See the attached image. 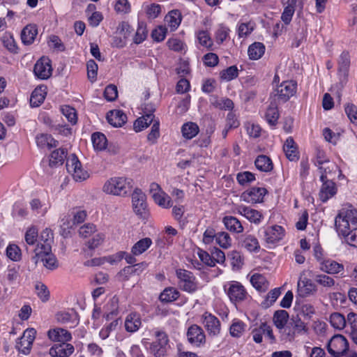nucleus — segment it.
I'll return each mask as SVG.
<instances>
[{
    "label": "nucleus",
    "instance_id": "1",
    "mask_svg": "<svg viewBox=\"0 0 357 357\" xmlns=\"http://www.w3.org/2000/svg\"><path fill=\"white\" fill-rule=\"evenodd\" d=\"M335 225L340 235H347L354 227H357V210L353 206L342 208L335 219Z\"/></svg>",
    "mask_w": 357,
    "mask_h": 357
},
{
    "label": "nucleus",
    "instance_id": "2",
    "mask_svg": "<svg viewBox=\"0 0 357 357\" xmlns=\"http://www.w3.org/2000/svg\"><path fill=\"white\" fill-rule=\"evenodd\" d=\"M132 180L125 177H114L107 181L103 191L107 194L125 196L131 191Z\"/></svg>",
    "mask_w": 357,
    "mask_h": 357
},
{
    "label": "nucleus",
    "instance_id": "3",
    "mask_svg": "<svg viewBox=\"0 0 357 357\" xmlns=\"http://www.w3.org/2000/svg\"><path fill=\"white\" fill-rule=\"evenodd\" d=\"M349 349V342L342 335H335L327 344V350L333 357H341L346 354Z\"/></svg>",
    "mask_w": 357,
    "mask_h": 357
},
{
    "label": "nucleus",
    "instance_id": "4",
    "mask_svg": "<svg viewBox=\"0 0 357 357\" xmlns=\"http://www.w3.org/2000/svg\"><path fill=\"white\" fill-rule=\"evenodd\" d=\"M229 300L232 303L236 304L247 299L248 294L243 287L239 282L231 281L224 286Z\"/></svg>",
    "mask_w": 357,
    "mask_h": 357
},
{
    "label": "nucleus",
    "instance_id": "5",
    "mask_svg": "<svg viewBox=\"0 0 357 357\" xmlns=\"http://www.w3.org/2000/svg\"><path fill=\"white\" fill-rule=\"evenodd\" d=\"M66 169L76 181H82L89 177L88 172L82 169L81 162L75 154H71L67 158Z\"/></svg>",
    "mask_w": 357,
    "mask_h": 357
},
{
    "label": "nucleus",
    "instance_id": "6",
    "mask_svg": "<svg viewBox=\"0 0 357 357\" xmlns=\"http://www.w3.org/2000/svg\"><path fill=\"white\" fill-rule=\"evenodd\" d=\"M33 253L34 255L31 259L36 265L39 262H42L46 268L51 271L55 270L59 267V261L55 255L52 253V249H50V250L33 252Z\"/></svg>",
    "mask_w": 357,
    "mask_h": 357
},
{
    "label": "nucleus",
    "instance_id": "7",
    "mask_svg": "<svg viewBox=\"0 0 357 357\" xmlns=\"http://www.w3.org/2000/svg\"><path fill=\"white\" fill-rule=\"evenodd\" d=\"M304 272L301 273L297 282L296 297L306 298L317 294V286L309 278L303 277Z\"/></svg>",
    "mask_w": 357,
    "mask_h": 357
},
{
    "label": "nucleus",
    "instance_id": "8",
    "mask_svg": "<svg viewBox=\"0 0 357 357\" xmlns=\"http://www.w3.org/2000/svg\"><path fill=\"white\" fill-rule=\"evenodd\" d=\"M176 275L179 280V286L183 291L192 293L197 289L195 277L190 271L178 269L176 271Z\"/></svg>",
    "mask_w": 357,
    "mask_h": 357
},
{
    "label": "nucleus",
    "instance_id": "9",
    "mask_svg": "<svg viewBox=\"0 0 357 357\" xmlns=\"http://www.w3.org/2000/svg\"><path fill=\"white\" fill-rule=\"evenodd\" d=\"M36 333V331L34 328H28L24 331L22 337L18 339L15 346L20 353L24 355L30 353Z\"/></svg>",
    "mask_w": 357,
    "mask_h": 357
},
{
    "label": "nucleus",
    "instance_id": "10",
    "mask_svg": "<svg viewBox=\"0 0 357 357\" xmlns=\"http://www.w3.org/2000/svg\"><path fill=\"white\" fill-rule=\"evenodd\" d=\"M296 89L297 84L295 81H284L277 86L275 96L282 102H287L296 93Z\"/></svg>",
    "mask_w": 357,
    "mask_h": 357
},
{
    "label": "nucleus",
    "instance_id": "11",
    "mask_svg": "<svg viewBox=\"0 0 357 357\" xmlns=\"http://www.w3.org/2000/svg\"><path fill=\"white\" fill-rule=\"evenodd\" d=\"M188 342L197 347L203 346L206 342V335L203 329L197 324L191 325L186 333Z\"/></svg>",
    "mask_w": 357,
    "mask_h": 357
},
{
    "label": "nucleus",
    "instance_id": "12",
    "mask_svg": "<svg viewBox=\"0 0 357 357\" xmlns=\"http://www.w3.org/2000/svg\"><path fill=\"white\" fill-rule=\"evenodd\" d=\"M203 324L209 336H218L221 330L220 320L210 312H206L202 315Z\"/></svg>",
    "mask_w": 357,
    "mask_h": 357
},
{
    "label": "nucleus",
    "instance_id": "13",
    "mask_svg": "<svg viewBox=\"0 0 357 357\" xmlns=\"http://www.w3.org/2000/svg\"><path fill=\"white\" fill-rule=\"evenodd\" d=\"M266 193L267 190L264 188L252 187L241 194V199L247 203H261Z\"/></svg>",
    "mask_w": 357,
    "mask_h": 357
},
{
    "label": "nucleus",
    "instance_id": "14",
    "mask_svg": "<svg viewBox=\"0 0 357 357\" xmlns=\"http://www.w3.org/2000/svg\"><path fill=\"white\" fill-rule=\"evenodd\" d=\"M53 242V233L52 230L46 228L43 229L40 234L38 235V243L35 248L31 250V252L41 250H50L52 249V243Z\"/></svg>",
    "mask_w": 357,
    "mask_h": 357
},
{
    "label": "nucleus",
    "instance_id": "15",
    "mask_svg": "<svg viewBox=\"0 0 357 357\" xmlns=\"http://www.w3.org/2000/svg\"><path fill=\"white\" fill-rule=\"evenodd\" d=\"M264 240L268 244H274L284 236V229L279 225H273L263 229Z\"/></svg>",
    "mask_w": 357,
    "mask_h": 357
},
{
    "label": "nucleus",
    "instance_id": "16",
    "mask_svg": "<svg viewBox=\"0 0 357 357\" xmlns=\"http://www.w3.org/2000/svg\"><path fill=\"white\" fill-rule=\"evenodd\" d=\"M33 72L35 75L41 79L49 78L52 74L49 59L44 57L39 59L34 66Z\"/></svg>",
    "mask_w": 357,
    "mask_h": 357
},
{
    "label": "nucleus",
    "instance_id": "17",
    "mask_svg": "<svg viewBox=\"0 0 357 357\" xmlns=\"http://www.w3.org/2000/svg\"><path fill=\"white\" fill-rule=\"evenodd\" d=\"M322 185L319 191V199L322 202H326L337 193V187L332 179L321 181Z\"/></svg>",
    "mask_w": 357,
    "mask_h": 357
},
{
    "label": "nucleus",
    "instance_id": "18",
    "mask_svg": "<svg viewBox=\"0 0 357 357\" xmlns=\"http://www.w3.org/2000/svg\"><path fill=\"white\" fill-rule=\"evenodd\" d=\"M236 211L250 222L256 225L259 224L261 218H263L261 213L259 211L243 205L238 206Z\"/></svg>",
    "mask_w": 357,
    "mask_h": 357
},
{
    "label": "nucleus",
    "instance_id": "19",
    "mask_svg": "<svg viewBox=\"0 0 357 357\" xmlns=\"http://www.w3.org/2000/svg\"><path fill=\"white\" fill-rule=\"evenodd\" d=\"M75 351L74 347L69 343H58L50 349L49 354L52 357H68Z\"/></svg>",
    "mask_w": 357,
    "mask_h": 357
},
{
    "label": "nucleus",
    "instance_id": "20",
    "mask_svg": "<svg viewBox=\"0 0 357 357\" xmlns=\"http://www.w3.org/2000/svg\"><path fill=\"white\" fill-rule=\"evenodd\" d=\"M132 206L137 214H142L146 209V195L139 189H135L132 194Z\"/></svg>",
    "mask_w": 357,
    "mask_h": 357
},
{
    "label": "nucleus",
    "instance_id": "21",
    "mask_svg": "<svg viewBox=\"0 0 357 357\" xmlns=\"http://www.w3.org/2000/svg\"><path fill=\"white\" fill-rule=\"evenodd\" d=\"M48 337L53 342L59 343H67L72 339L71 333L61 328L50 329L47 332Z\"/></svg>",
    "mask_w": 357,
    "mask_h": 357
},
{
    "label": "nucleus",
    "instance_id": "22",
    "mask_svg": "<svg viewBox=\"0 0 357 357\" xmlns=\"http://www.w3.org/2000/svg\"><path fill=\"white\" fill-rule=\"evenodd\" d=\"M222 223L226 229L233 234H241L243 232L244 227L241 221L236 217L227 215L223 218Z\"/></svg>",
    "mask_w": 357,
    "mask_h": 357
},
{
    "label": "nucleus",
    "instance_id": "23",
    "mask_svg": "<svg viewBox=\"0 0 357 357\" xmlns=\"http://www.w3.org/2000/svg\"><path fill=\"white\" fill-rule=\"evenodd\" d=\"M108 123L114 127H121L127 120V116L121 110L109 111L107 114Z\"/></svg>",
    "mask_w": 357,
    "mask_h": 357
},
{
    "label": "nucleus",
    "instance_id": "24",
    "mask_svg": "<svg viewBox=\"0 0 357 357\" xmlns=\"http://www.w3.org/2000/svg\"><path fill=\"white\" fill-rule=\"evenodd\" d=\"M320 269L328 274H337L344 271V266L333 259H326L320 262Z\"/></svg>",
    "mask_w": 357,
    "mask_h": 357
},
{
    "label": "nucleus",
    "instance_id": "25",
    "mask_svg": "<svg viewBox=\"0 0 357 357\" xmlns=\"http://www.w3.org/2000/svg\"><path fill=\"white\" fill-rule=\"evenodd\" d=\"M142 324L139 314L132 312L129 314L125 320V329L128 333L136 332Z\"/></svg>",
    "mask_w": 357,
    "mask_h": 357
},
{
    "label": "nucleus",
    "instance_id": "26",
    "mask_svg": "<svg viewBox=\"0 0 357 357\" xmlns=\"http://www.w3.org/2000/svg\"><path fill=\"white\" fill-rule=\"evenodd\" d=\"M37 34L38 29L36 25L29 24L26 26L22 31V42L26 45H31L33 43Z\"/></svg>",
    "mask_w": 357,
    "mask_h": 357
},
{
    "label": "nucleus",
    "instance_id": "27",
    "mask_svg": "<svg viewBox=\"0 0 357 357\" xmlns=\"http://www.w3.org/2000/svg\"><path fill=\"white\" fill-rule=\"evenodd\" d=\"M105 239V236L102 234H96L91 240H89L85 243V248H83L84 255L90 257L93 255V251L102 244Z\"/></svg>",
    "mask_w": 357,
    "mask_h": 357
},
{
    "label": "nucleus",
    "instance_id": "28",
    "mask_svg": "<svg viewBox=\"0 0 357 357\" xmlns=\"http://www.w3.org/2000/svg\"><path fill=\"white\" fill-rule=\"evenodd\" d=\"M182 15L178 10H172L165 17V21L172 31H175L180 25Z\"/></svg>",
    "mask_w": 357,
    "mask_h": 357
},
{
    "label": "nucleus",
    "instance_id": "29",
    "mask_svg": "<svg viewBox=\"0 0 357 357\" xmlns=\"http://www.w3.org/2000/svg\"><path fill=\"white\" fill-rule=\"evenodd\" d=\"M319 169L321 172L320 181H324L325 179L333 180L338 167L334 162L329 161L326 162V163L322 166H320Z\"/></svg>",
    "mask_w": 357,
    "mask_h": 357
},
{
    "label": "nucleus",
    "instance_id": "30",
    "mask_svg": "<svg viewBox=\"0 0 357 357\" xmlns=\"http://www.w3.org/2000/svg\"><path fill=\"white\" fill-rule=\"evenodd\" d=\"M250 282L260 292H265L269 287V283L266 277L260 273L253 274L251 276Z\"/></svg>",
    "mask_w": 357,
    "mask_h": 357
},
{
    "label": "nucleus",
    "instance_id": "31",
    "mask_svg": "<svg viewBox=\"0 0 357 357\" xmlns=\"http://www.w3.org/2000/svg\"><path fill=\"white\" fill-rule=\"evenodd\" d=\"M122 325V320L121 318H117L109 324L104 326L102 328L100 331L99 336L101 339L105 340L107 339L111 333L116 331L118 329L121 328Z\"/></svg>",
    "mask_w": 357,
    "mask_h": 357
},
{
    "label": "nucleus",
    "instance_id": "32",
    "mask_svg": "<svg viewBox=\"0 0 357 357\" xmlns=\"http://www.w3.org/2000/svg\"><path fill=\"white\" fill-rule=\"evenodd\" d=\"M283 149L287 158L291 160H296L298 159V153L297 147L292 137H289L283 146Z\"/></svg>",
    "mask_w": 357,
    "mask_h": 357
},
{
    "label": "nucleus",
    "instance_id": "33",
    "mask_svg": "<svg viewBox=\"0 0 357 357\" xmlns=\"http://www.w3.org/2000/svg\"><path fill=\"white\" fill-rule=\"evenodd\" d=\"M119 298L113 296L105 305V317L106 320H110L113 316H116L119 313Z\"/></svg>",
    "mask_w": 357,
    "mask_h": 357
},
{
    "label": "nucleus",
    "instance_id": "34",
    "mask_svg": "<svg viewBox=\"0 0 357 357\" xmlns=\"http://www.w3.org/2000/svg\"><path fill=\"white\" fill-rule=\"evenodd\" d=\"M153 111L151 113L146 114L135 120L133 128L135 132H140L146 128L153 121L154 114Z\"/></svg>",
    "mask_w": 357,
    "mask_h": 357
},
{
    "label": "nucleus",
    "instance_id": "35",
    "mask_svg": "<svg viewBox=\"0 0 357 357\" xmlns=\"http://www.w3.org/2000/svg\"><path fill=\"white\" fill-rule=\"evenodd\" d=\"M45 89L46 88L44 86H39L33 90L30 98V105L31 107H37L43 102L47 93Z\"/></svg>",
    "mask_w": 357,
    "mask_h": 357
},
{
    "label": "nucleus",
    "instance_id": "36",
    "mask_svg": "<svg viewBox=\"0 0 357 357\" xmlns=\"http://www.w3.org/2000/svg\"><path fill=\"white\" fill-rule=\"evenodd\" d=\"M36 142L37 146L40 148H52L56 146L58 144V142L51 135L43 133L36 135Z\"/></svg>",
    "mask_w": 357,
    "mask_h": 357
},
{
    "label": "nucleus",
    "instance_id": "37",
    "mask_svg": "<svg viewBox=\"0 0 357 357\" xmlns=\"http://www.w3.org/2000/svg\"><path fill=\"white\" fill-rule=\"evenodd\" d=\"M242 246L249 252H257L260 249L257 238L252 234H245L243 236Z\"/></svg>",
    "mask_w": 357,
    "mask_h": 357
},
{
    "label": "nucleus",
    "instance_id": "38",
    "mask_svg": "<svg viewBox=\"0 0 357 357\" xmlns=\"http://www.w3.org/2000/svg\"><path fill=\"white\" fill-rule=\"evenodd\" d=\"M25 242L26 251L31 250L35 248L36 243H38V229L36 227L29 228L25 233Z\"/></svg>",
    "mask_w": 357,
    "mask_h": 357
},
{
    "label": "nucleus",
    "instance_id": "39",
    "mask_svg": "<svg viewBox=\"0 0 357 357\" xmlns=\"http://www.w3.org/2000/svg\"><path fill=\"white\" fill-rule=\"evenodd\" d=\"M265 52V46L262 43L255 42L251 44L248 50L249 58L252 60L260 59Z\"/></svg>",
    "mask_w": 357,
    "mask_h": 357
},
{
    "label": "nucleus",
    "instance_id": "40",
    "mask_svg": "<svg viewBox=\"0 0 357 357\" xmlns=\"http://www.w3.org/2000/svg\"><path fill=\"white\" fill-rule=\"evenodd\" d=\"M255 165L257 169L265 172H271L273 168L272 160L265 155H259L255 161Z\"/></svg>",
    "mask_w": 357,
    "mask_h": 357
},
{
    "label": "nucleus",
    "instance_id": "41",
    "mask_svg": "<svg viewBox=\"0 0 357 357\" xmlns=\"http://www.w3.org/2000/svg\"><path fill=\"white\" fill-rule=\"evenodd\" d=\"M199 126L192 122L185 123L181 127L183 137L187 139L195 137L199 133Z\"/></svg>",
    "mask_w": 357,
    "mask_h": 357
},
{
    "label": "nucleus",
    "instance_id": "42",
    "mask_svg": "<svg viewBox=\"0 0 357 357\" xmlns=\"http://www.w3.org/2000/svg\"><path fill=\"white\" fill-rule=\"evenodd\" d=\"M91 141L96 151H101L107 147V139L105 135L101 132H94L91 135Z\"/></svg>",
    "mask_w": 357,
    "mask_h": 357
},
{
    "label": "nucleus",
    "instance_id": "43",
    "mask_svg": "<svg viewBox=\"0 0 357 357\" xmlns=\"http://www.w3.org/2000/svg\"><path fill=\"white\" fill-rule=\"evenodd\" d=\"M179 297V292L174 287H167L159 296L162 303H172Z\"/></svg>",
    "mask_w": 357,
    "mask_h": 357
},
{
    "label": "nucleus",
    "instance_id": "44",
    "mask_svg": "<svg viewBox=\"0 0 357 357\" xmlns=\"http://www.w3.org/2000/svg\"><path fill=\"white\" fill-rule=\"evenodd\" d=\"M152 244L149 238H144L135 243L131 248L133 255H140L144 253Z\"/></svg>",
    "mask_w": 357,
    "mask_h": 357
},
{
    "label": "nucleus",
    "instance_id": "45",
    "mask_svg": "<svg viewBox=\"0 0 357 357\" xmlns=\"http://www.w3.org/2000/svg\"><path fill=\"white\" fill-rule=\"evenodd\" d=\"M67 152L65 149H58L54 151L50 155V165L55 167L62 165L66 158Z\"/></svg>",
    "mask_w": 357,
    "mask_h": 357
},
{
    "label": "nucleus",
    "instance_id": "46",
    "mask_svg": "<svg viewBox=\"0 0 357 357\" xmlns=\"http://www.w3.org/2000/svg\"><path fill=\"white\" fill-rule=\"evenodd\" d=\"M158 205L164 208H169L173 206L172 198L162 190L159 185H158Z\"/></svg>",
    "mask_w": 357,
    "mask_h": 357
},
{
    "label": "nucleus",
    "instance_id": "47",
    "mask_svg": "<svg viewBox=\"0 0 357 357\" xmlns=\"http://www.w3.org/2000/svg\"><path fill=\"white\" fill-rule=\"evenodd\" d=\"M289 318V314L284 310H278L274 313L273 322L278 329L284 328Z\"/></svg>",
    "mask_w": 357,
    "mask_h": 357
},
{
    "label": "nucleus",
    "instance_id": "48",
    "mask_svg": "<svg viewBox=\"0 0 357 357\" xmlns=\"http://www.w3.org/2000/svg\"><path fill=\"white\" fill-rule=\"evenodd\" d=\"M246 328V324L241 320H234L229 328V333L234 337H240Z\"/></svg>",
    "mask_w": 357,
    "mask_h": 357
},
{
    "label": "nucleus",
    "instance_id": "49",
    "mask_svg": "<svg viewBox=\"0 0 357 357\" xmlns=\"http://www.w3.org/2000/svg\"><path fill=\"white\" fill-rule=\"evenodd\" d=\"M329 321L333 328L339 330L344 328L347 323L345 317L339 312L332 313Z\"/></svg>",
    "mask_w": 357,
    "mask_h": 357
},
{
    "label": "nucleus",
    "instance_id": "50",
    "mask_svg": "<svg viewBox=\"0 0 357 357\" xmlns=\"http://www.w3.org/2000/svg\"><path fill=\"white\" fill-rule=\"evenodd\" d=\"M168 342V336L165 333L158 332V347H160L158 348V355H164V353L169 349Z\"/></svg>",
    "mask_w": 357,
    "mask_h": 357
},
{
    "label": "nucleus",
    "instance_id": "51",
    "mask_svg": "<svg viewBox=\"0 0 357 357\" xmlns=\"http://www.w3.org/2000/svg\"><path fill=\"white\" fill-rule=\"evenodd\" d=\"M197 39L199 42V43L207 48L209 49L213 45V40L210 36L209 33L207 31H198L196 33Z\"/></svg>",
    "mask_w": 357,
    "mask_h": 357
},
{
    "label": "nucleus",
    "instance_id": "52",
    "mask_svg": "<svg viewBox=\"0 0 357 357\" xmlns=\"http://www.w3.org/2000/svg\"><path fill=\"white\" fill-rule=\"evenodd\" d=\"M265 118L270 126H275L279 118V112L277 107L270 106L266 112Z\"/></svg>",
    "mask_w": 357,
    "mask_h": 357
},
{
    "label": "nucleus",
    "instance_id": "53",
    "mask_svg": "<svg viewBox=\"0 0 357 357\" xmlns=\"http://www.w3.org/2000/svg\"><path fill=\"white\" fill-rule=\"evenodd\" d=\"M231 238L229 234L225 231L217 233L215 242L222 248L227 249L231 246Z\"/></svg>",
    "mask_w": 357,
    "mask_h": 357
},
{
    "label": "nucleus",
    "instance_id": "54",
    "mask_svg": "<svg viewBox=\"0 0 357 357\" xmlns=\"http://www.w3.org/2000/svg\"><path fill=\"white\" fill-rule=\"evenodd\" d=\"M220 75L222 79L227 82L231 81L238 77V70L236 66H231L222 70Z\"/></svg>",
    "mask_w": 357,
    "mask_h": 357
},
{
    "label": "nucleus",
    "instance_id": "55",
    "mask_svg": "<svg viewBox=\"0 0 357 357\" xmlns=\"http://www.w3.org/2000/svg\"><path fill=\"white\" fill-rule=\"evenodd\" d=\"M314 281L319 285L326 288L333 287L335 283L333 278L325 274L316 275L314 276Z\"/></svg>",
    "mask_w": 357,
    "mask_h": 357
},
{
    "label": "nucleus",
    "instance_id": "56",
    "mask_svg": "<svg viewBox=\"0 0 357 357\" xmlns=\"http://www.w3.org/2000/svg\"><path fill=\"white\" fill-rule=\"evenodd\" d=\"M236 180L241 185L250 183L255 180V176L250 172H239L236 175Z\"/></svg>",
    "mask_w": 357,
    "mask_h": 357
},
{
    "label": "nucleus",
    "instance_id": "57",
    "mask_svg": "<svg viewBox=\"0 0 357 357\" xmlns=\"http://www.w3.org/2000/svg\"><path fill=\"white\" fill-rule=\"evenodd\" d=\"M36 290L38 296L43 302H47L50 298V291L46 285L43 283L38 282L36 284Z\"/></svg>",
    "mask_w": 357,
    "mask_h": 357
},
{
    "label": "nucleus",
    "instance_id": "58",
    "mask_svg": "<svg viewBox=\"0 0 357 357\" xmlns=\"http://www.w3.org/2000/svg\"><path fill=\"white\" fill-rule=\"evenodd\" d=\"M168 47L175 52H181L185 50V45L178 38H171L167 42Z\"/></svg>",
    "mask_w": 357,
    "mask_h": 357
},
{
    "label": "nucleus",
    "instance_id": "59",
    "mask_svg": "<svg viewBox=\"0 0 357 357\" xmlns=\"http://www.w3.org/2000/svg\"><path fill=\"white\" fill-rule=\"evenodd\" d=\"M61 112L66 117L68 121L73 125L77 123V118L76 111L74 108L66 105L61 108Z\"/></svg>",
    "mask_w": 357,
    "mask_h": 357
},
{
    "label": "nucleus",
    "instance_id": "60",
    "mask_svg": "<svg viewBox=\"0 0 357 357\" xmlns=\"http://www.w3.org/2000/svg\"><path fill=\"white\" fill-rule=\"evenodd\" d=\"M87 75L91 82H93L96 79L98 72V64L92 59L86 63Z\"/></svg>",
    "mask_w": 357,
    "mask_h": 357
},
{
    "label": "nucleus",
    "instance_id": "61",
    "mask_svg": "<svg viewBox=\"0 0 357 357\" xmlns=\"http://www.w3.org/2000/svg\"><path fill=\"white\" fill-rule=\"evenodd\" d=\"M118 96L117 87L114 84H109L105 89L104 97L107 101H114Z\"/></svg>",
    "mask_w": 357,
    "mask_h": 357
},
{
    "label": "nucleus",
    "instance_id": "62",
    "mask_svg": "<svg viewBox=\"0 0 357 357\" xmlns=\"http://www.w3.org/2000/svg\"><path fill=\"white\" fill-rule=\"evenodd\" d=\"M6 255L11 260L18 261L21 257L20 249L16 245H10L6 249Z\"/></svg>",
    "mask_w": 357,
    "mask_h": 357
},
{
    "label": "nucleus",
    "instance_id": "63",
    "mask_svg": "<svg viewBox=\"0 0 357 357\" xmlns=\"http://www.w3.org/2000/svg\"><path fill=\"white\" fill-rule=\"evenodd\" d=\"M96 231V227L93 224H86L79 229V234L83 238H87Z\"/></svg>",
    "mask_w": 357,
    "mask_h": 357
},
{
    "label": "nucleus",
    "instance_id": "64",
    "mask_svg": "<svg viewBox=\"0 0 357 357\" xmlns=\"http://www.w3.org/2000/svg\"><path fill=\"white\" fill-rule=\"evenodd\" d=\"M345 241L351 246L357 248V227L352 228L348 234L342 235Z\"/></svg>",
    "mask_w": 357,
    "mask_h": 357
}]
</instances>
